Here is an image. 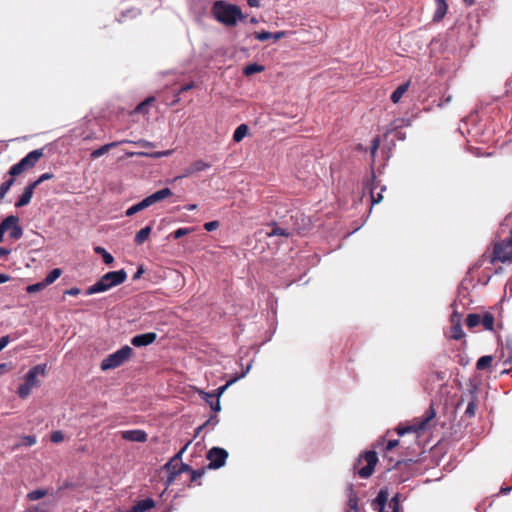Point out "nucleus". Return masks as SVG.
<instances>
[{
  "label": "nucleus",
  "mask_w": 512,
  "mask_h": 512,
  "mask_svg": "<svg viewBox=\"0 0 512 512\" xmlns=\"http://www.w3.org/2000/svg\"><path fill=\"white\" fill-rule=\"evenodd\" d=\"M410 83L411 81L408 80L407 82L399 85L394 91L393 93L391 94V101L393 103H398L401 98L403 97V95L408 91L409 87H410Z\"/></svg>",
  "instance_id": "nucleus-22"
},
{
  "label": "nucleus",
  "mask_w": 512,
  "mask_h": 512,
  "mask_svg": "<svg viewBox=\"0 0 512 512\" xmlns=\"http://www.w3.org/2000/svg\"><path fill=\"white\" fill-rule=\"evenodd\" d=\"M435 12L433 14V21H441L447 13L448 5L445 0H434Z\"/></svg>",
  "instance_id": "nucleus-18"
},
{
  "label": "nucleus",
  "mask_w": 512,
  "mask_h": 512,
  "mask_svg": "<svg viewBox=\"0 0 512 512\" xmlns=\"http://www.w3.org/2000/svg\"><path fill=\"white\" fill-rule=\"evenodd\" d=\"M10 342V338L8 335L0 337V351H2Z\"/></svg>",
  "instance_id": "nucleus-49"
},
{
  "label": "nucleus",
  "mask_w": 512,
  "mask_h": 512,
  "mask_svg": "<svg viewBox=\"0 0 512 512\" xmlns=\"http://www.w3.org/2000/svg\"><path fill=\"white\" fill-rule=\"evenodd\" d=\"M389 507H391L394 512H398V509H399V501L397 499V497H393L392 500L390 501L389 503Z\"/></svg>",
  "instance_id": "nucleus-50"
},
{
  "label": "nucleus",
  "mask_w": 512,
  "mask_h": 512,
  "mask_svg": "<svg viewBox=\"0 0 512 512\" xmlns=\"http://www.w3.org/2000/svg\"><path fill=\"white\" fill-rule=\"evenodd\" d=\"M234 382L235 379H231L225 385L219 387L212 393L204 392L202 390L197 389L196 387H194V392H198L201 395L202 399L209 405L211 411L217 413L221 410L219 400L220 396L226 390V388Z\"/></svg>",
  "instance_id": "nucleus-11"
},
{
  "label": "nucleus",
  "mask_w": 512,
  "mask_h": 512,
  "mask_svg": "<svg viewBox=\"0 0 512 512\" xmlns=\"http://www.w3.org/2000/svg\"><path fill=\"white\" fill-rule=\"evenodd\" d=\"M157 338V334L154 332H148L144 334H138L132 337L131 344L135 347H144L152 344Z\"/></svg>",
  "instance_id": "nucleus-14"
},
{
  "label": "nucleus",
  "mask_w": 512,
  "mask_h": 512,
  "mask_svg": "<svg viewBox=\"0 0 512 512\" xmlns=\"http://www.w3.org/2000/svg\"><path fill=\"white\" fill-rule=\"evenodd\" d=\"M63 439H64V435L59 430L52 432L50 435V440L53 443H60L61 441H63Z\"/></svg>",
  "instance_id": "nucleus-45"
},
{
  "label": "nucleus",
  "mask_w": 512,
  "mask_h": 512,
  "mask_svg": "<svg viewBox=\"0 0 512 512\" xmlns=\"http://www.w3.org/2000/svg\"><path fill=\"white\" fill-rule=\"evenodd\" d=\"M14 182H15V179H14V177L11 176L8 180L4 181L0 185V200H3L5 198L6 194L9 192V190L13 186Z\"/></svg>",
  "instance_id": "nucleus-35"
},
{
  "label": "nucleus",
  "mask_w": 512,
  "mask_h": 512,
  "mask_svg": "<svg viewBox=\"0 0 512 512\" xmlns=\"http://www.w3.org/2000/svg\"><path fill=\"white\" fill-rule=\"evenodd\" d=\"M388 499L387 490H380L377 497L372 501V508L378 512H384Z\"/></svg>",
  "instance_id": "nucleus-17"
},
{
  "label": "nucleus",
  "mask_w": 512,
  "mask_h": 512,
  "mask_svg": "<svg viewBox=\"0 0 512 512\" xmlns=\"http://www.w3.org/2000/svg\"><path fill=\"white\" fill-rule=\"evenodd\" d=\"M45 287H47V285L44 284V281H41V282L27 286L26 291L28 293H36V292L43 290Z\"/></svg>",
  "instance_id": "nucleus-40"
},
{
  "label": "nucleus",
  "mask_w": 512,
  "mask_h": 512,
  "mask_svg": "<svg viewBox=\"0 0 512 512\" xmlns=\"http://www.w3.org/2000/svg\"><path fill=\"white\" fill-rule=\"evenodd\" d=\"M9 279V275L0 273V284L7 282Z\"/></svg>",
  "instance_id": "nucleus-61"
},
{
  "label": "nucleus",
  "mask_w": 512,
  "mask_h": 512,
  "mask_svg": "<svg viewBox=\"0 0 512 512\" xmlns=\"http://www.w3.org/2000/svg\"><path fill=\"white\" fill-rule=\"evenodd\" d=\"M137 144L142 145V146H148V145H150V143H149V142H147V141H145V140H139V141L137 142Z\"/></svg>",
  "instance_id": "nucleus-64"
},
{
  "label": "nucleus",
  "mask_w": 512,
  "mask_h": 512,
  "mask_svg": "<svg viewBox=\"0 0 512 512\" xmlns=\"http://www.w3.org/2000/svg\"><path fill=\"white\" fill-rule=\"evenodd\" d=\"M477 410L476 397L474 396L468 403L467 408L465 410V415L469 418L475 416Z\"/></svg>",
  "instance_id": "nucleus-38"
},
{
  "label": "nucleus",
  "mask_w": 512,
  "mask_h": 512,
  "mask_svg": "<svg viewBox=\"0 0 512 512\" xmlns=\"http://www.w3.org/2000/svg\"><path fill=\"white\" fill-rule=\"evenodd\" d=\"M247 4L250 7H259L260 6V0H247Z\"/></svg>",
  "instance_id": "nucleus-58"
},
{
  "label": "nucleus",
  "mask_w": 512,
  "mask_h": 512,
  "mask_svg": "<svg viewBox=\"0 0 512 512\" xmlns=\"http://www.w3.org/2000/svg\"><path fill=\"white\" fill-rule=\"evenodd\" d=\"M153 101H154L153 97L147 98L145 101H143V102H141L140 104L137 105L135 111L139 112V113L145 112L147 106H149Z\"/></svg>",
  "instance_id": "nucleus-41"
},
{
  "label": "nucleus",
  "mask_w": 512,
  "mask_h": 512,
  "mask_svg": "<svg viewBox=\"0 0 512 512\" xmlns=\"http://www.w3.org/2000/svg\"><path fill=\"white\" fill-rule=\"evenodd\" d=\"M254 36L259 41H266L272 38V33L269 31H259L255 32Z\"/></svg>",
  "instance_id": "nucleus-42"
},
{
  "label": "nucleus",
  "mask_w": 512,
  "mask_h": 512,
  "mask_svg": "<svg viewBox=\"0 0 512 512\" xmlns=\"http://www.w3.org/2000/svg\"><path fill=\"white\" fill-rule=\"evenodd\" d=\"M248 131L249 128L246 124L239 125L233 133V140L240 142L248 134Z\"/></svg>",
  "instance_id": "nucleus-27"
},
{
  "label": "nucleus",
  "mask_w": 512,
  "mask_h": 512,
  "mask_svg": "<svg viewBox=\"0 0 512 512\" xmlns=\"http://www.w3.org/2000/svg\"><path fill=\"white\" fill-rule=\"evenodd\" d=\"M209 167V164L203 161H194V171H203Z\"/></svg>",
  "instance_id": "nucleus-47"
},
{
  "label": "nucleus",
  "mask_w": 512,
  "mask_h": 512,
  "mask_svg": "<svg viewBox=\"0 0 512 512\" xmlns=\"http://www.w3.org/2000/svg\"><path fill=\"white\" fill-rule=\"evenodd\" d=\"M36 444V437L34 435H25L21 438V442L17 446L31 447Z\"/></svg>",
  "instance_id": "nucleus-39"
},
{
  "label": "nucleus",
  "mask_w": 512,
  "mask_h": 512,
  "mask_svg": "<svg viewBox=\"0 0 512 512\" xmlns=\"http://www.w3.org/2000/svg\"><path fill=\"white\" fill-rule=\"evenodd\" d=\"M53 178V174L52 173H43L42 175L39 176V180L40 182H44V181H47V180H50Z\"/></svg>",
  "instance_id": "nucleus-53"
},
{
  "label": "nucleus",
  "mask_w": 512,
  "mask_h": 512,
  "mask_svg": "<svg viewBox=\"0 0 512 512\" xmlns=\"http://www.w3.org/2000/svg\"><path fill=\"white\" fill-rule=\"evenodd\" d=\"M155 506V501L152 498H146L138 501L128 512H145Z\"/></svg>",
  "instance_id": "nucleus-21"
},
{
  "label": "nucleus",
  "mask_w": 512,
  "mask_h": 512,
  "mask_svg": "<svg viewBox=\"0 0 512 512\" xmlns=\"http://www.w3.org/2000/svg\"><path fill=\"white\" fill-rule=\"evenodd\" d=\"M219 221H210L204 224V229L206 231H214L219 227Z\"/></svg>",
  "instance_id": "nucleus-46"
},
{
  "label": "nucleus",
  "mask_w": 512,
  "mask_h": 512,
  "mask_svg": "<svg viewBox=\"0 0 512 512\" xmlns=\"http://www.w3.org/2000/svg\"><path fill=\"white\" fill-rule=\"evenodd\" d=\"M378 187V184L376 183L375 176H372V183L369 187V193L371 197L372 204H377L382 201L383 196L382 192L386 189L385 186H382L380 189V192H375V189Z\"/></svg>",
  "instance_id": "nucleus-20"
},
{
  "label": "nucleus",
  "mask_w": 512,
  "mask_h": 512,
  "mask_svg": "<svg viewBox=\"0 0 512 512\" xmlns=\"http://www.w3.org/2000/svg\"><path fill=\"white\" fill-rule=\"evenodd\" d=\"M132 354L133 349L130 346L125 345L119 350L105 357L100 364V368L103 371L115 369L128 361Z\"/></svg>",
  "instance_id": "nucleus-6"
},
{
  "label": "nucleus",
  "mask_w": 512,
  "mask_h": 512,
  "mask_svg": "<svg viewBox=\"0 0 512 512\" xmlns=\"http://www.w3.org/2000/svg\"><path fill=\"white\" fill-rule=\"evenodd\" d=\"M127 274L124 269L118 271H110L104 274L95 284L90 286L86 291V295H93L109 290L110 288L125 282Z\"/></svg>",
  "instance_id": "nucleus-2"
},
{
  "label": "nucleus",
  "mask_w": 512,
  "mask_h": 512,
  "mask_svg": "<svg viewBox=\"0 0 512 512\" xmlns=\"http://www.w3.org/2000/svg\"><path fill=\"white\" fill-rule=\"evenodd\" d=\"M191 232V228H188V227H185V228H179L177 229L176 231H174L171 236L174 238V239H179L181 238L182 236L184 235H187Z\"/></svg>",
  "instance_id": "nucleus-44"
},
{
  "label": "nucleus",
  "mask_w": 512,
  "mask_h": 512,
  "mask_svg": "<svg viewBox=\"0 0 512 512\" xmlns=\"http://www.w3.org/2000/svg\"><path fill=\"white\" fill-rule=\"evenodd\" d=\"M358 496L352 487L349 489L347 509L345 512H359L358 508Z\"/></svg>",
  "instance_id": "nucleus-23"
},
{
  "label": "nucleus",
  "mask_w": 512,
  "mask_h": 512,
  "mask_svg": "<svg viewBox=\"0 0 512 512\" xmlns=\"http://www.w3.org/2000/svg\"><path fill=\"white\" fill-rule=\"evenodd\" d=\"M494 320V316L491 313L486 312L481 317V324L486 330L492 331L494 329Z\"/></svg>",
  "instance_id": "nucleus-31"
},
{
  "label": "nucleus",
  "mask_w": 512,
  "mask_h": 512,
  "mask_svg": "<svg viewBox=\"0 0 512 512\" xmlns=\"http://www.w3.org/2000/svg\"><path fill=\"white\" fill-rule=\"evenodd\" d=\"M495 261L512 262V227L507 239L495 243L491 263Z\"/></svg>",
  "instance_id": "nucleus-10"
},
{
  "label": "nucleus",
  "mask_w": 512,
  "mask_h": 512,
  "mask_svg": "<svg viewBox=\"0 0 512 512\" xmlns=\"http://www.w3.org/2000/svg\"><path fill=\"white\" fill-rule=\"evenodd\" d=\"M189 444L190 442H187L186 445L164 465V470L167 473V481L169 483H172L181 472L189 469V466L182 462V453Z\"/></svg>",
  "instance_id": "nucleus-9"
},
{
  "label": "nucleus",
  "mask_w": 512,
  "mask_h": 512,
  "mask_svg": "<svg viewBox=\"0 0 512 512\" xmlns=\"http://www.w3.org/2000/svg\"><path fill=\"white\" fill-rule=\"evenodd\" d=\"M147 154L144 152H127V157H133V156H146Z\"/></svg>",
  "instance_id": "nucleus-59"
},
{
  "label": "nucleus",
  "mask_w": 512,
  "mask_h": 512,
  "mask_svg": "<svg viewBox=\"0 0 512 512\" xmlns=\"http://www.w3.org/2000/svg\"><path fill=\"white\" fill-rule=\"evenodd\" d=\"M512 490V487H502L500 492L502 494H508Z\"/></svg>",
  "instance_id": "nucleus-63"
},
{
  "label": "nucleus",
  "mask_w": 512,
  "mask_h": 512,
  "mask_svg": "<svg viewBox=\"0 0 512 512\" xmlns=\"http://www.w3.org/2000/svg\"><path fill=\"white\" fill-rule=\"evenodd\" d=\"M172 194H173L172 191L167 187L160 189V190L152 193L151 195L145 197L140 202L129 207L126 210L125 215L128 217L133 216L134 214L172 196Z\"/></svg>",
  "instance_id": "nucleus-4"
},
{
  "label": "nucleus",
  "mask_w": 512,
  "mask_h": 512,
  "mask_svg": "<svg viewBox=\"0 0 512 512\" xmlns=\"http://www.w3.org/2000/svg\"><path fill=\"white\" fill-rule=\"evenodd\" d=\"M398 444H399L398 439L389 440L385 446V450L390 451V450L394 449L396 446H398Z\"/></svg>",
  "instance_id": "nucleus-48"
},
{
  "label": "nucleus",
  "mask_w": 512,
  "mask_h": 512,
  "mask_svg": "<svg viewBox=\"0 0 512 512\" xmlns=\"http://www.w3.org/2000/svg\"><path fill=\"white\" fill-rule=\"evenodd\" d=\"M62 274V270L59 268H54L51 270L47 276L44 278V284L47 286L54 283Z\"/></svg>",
  "instance_id": "nucleus-33"
},
{
  "label": "nucleus",
  "mask_w": 512,
  "mask_h": 512,
  "mask_svg": "<svg viewBox=\"0 0 512 512\" xmlns=\"http://www.w3.org/2000/svg\"><path fill=\"white\" fill-rule=\"evenodd\" d=\"M43 156V149H35L29 152L23 157L18 163L10 167L8 174L12 177H16L24 171L33 168L39 159Z\"/></svg>",
  "instance_id": "nucleus-8"
},
{
  "label": "nucleus",
  "mask_w": 512,
  "mask_h": 512,
  "mask_svg": "<svg viewBox=\"0 0 512 512\" xmlns=\"http://www.w3.org/2000/svg\"><path fill=\"white\" fill-rule=\"evenodd\" d=\"M264 66L262 65H259L257 63H252V64H249V65H246L243 69V74L245 76H252L256 73H260L262 71H264Z\"/></svg>",
  "instance_id": "nucleus-28"
},
{
  "label": "nucleus",
  "mask_w": 512,
  "mask_h": 512,
  "mask_svg": "<svg viewBox=\"0 0 512 512\" xmlns=\"http://www.w3.org/2000/svg\"><path fill=\"white\" fill-rule=\"evenodd\" d=\"M9 370V365L7 363L0 364V377L4 375Z\"/></svg>",
  "instance_id": "nucleus-55"
},
{
  "label": "nucleus",
  "mask_w": 512,
  "mask_h": 512,
  "mask_svg": "<svg viewBox=\"0 0 512 512\" xmlns=\"http://www.w3.org/2000/svg\"><path fill=\"white\" fill-rule=\"evenodd\" d=\"M435 417L436 411L431 404L429 408L424 412L423 416L415 418L412 423L406 427H398L396 430L397 434L402 436L408 432H413L416 434L424 432L432 426L431 422L435 419Z\"/></svg>",
  "instance_id": "nucleus-3"
},
{
  "label": "nucleus",
  "mask_w": 512,
  "mask_h": 512,
  "mask_svg": "<svg viewBox=\"0 0 512 512\" xmlns=\"http://www.w3.org/2000/svg\"><path fill=\"white\" fill-rule=\"evenodd\" d=\"M47 495V490L45 489H36V490H33V491H30L28 494H27V499L30 500V501H37L41 498H43L44 496Z\"/></svg>",
  "instance_id": "nucleus-37"
},
{
  "label": "nucleus",
  "mask_w": 512,
  "mask_h": 512,
  "mask_svg": "<svg viewBox=\"0 0 512 512\" xmlns=\"http://www.w3.org/2000/svg\"><path fill=\"white\" fill-rule=\"evenodd\" d=\"M228 458V452L220 447L211 448L207 454L206 459L209 461V469H219L225 465Z\"/></svg>",
  "instance_id": "nucleus-13"
},
{
  "label": "nucleus",
  "mask_w": 512,
  "mask_h": 512,
  "mask_svg": "<svg viewBox=\"0 0 512 512\" xmlns=\"http://www.w3.org/2000/svg\"><path fill=\"white\" fill-rule=\"evenodd\" d=\"M379 138H375L373 141H372V146H371V154L372 156L375 155L378 147H379Z\"/></svg>",
  "instance_id": "nucleus-52"
},
{
  "label": "nucleus",
  "mask_w": 512,
  "mask_h": 512,
  "mask_svg": "<svg viewBox=\"0 0 512 512\" xmlns=\"http://www.w3.org/2000/svg\"><path fill=\"white\" fill-rule=\"evenodd\" d=\"M11 224H15V219L12 217H6L0 223V242L4 239V234L9 230Z\"/></svg>",
  "instance_id": "nucleus-30"
},
{
  "label": "nucleus",
  "mask_w": 512,
  "mask_h": 512,
  "mask_svg": "<svg viewBox=\"0 0 512 512\" xmlns=\"http://www.w3.org/2000/svg\"><path fill=\"white\" fill-rule=\"evenodd\" d=\"M143 272H144L143 268H142V267H140V268L137 270V272L134 274L133 279H134V280H136V279L140 278V276L142 275V273H143Z\"/></svg>",
  "instance_id": "nucleus-62"
},
{
  "label": "nucleus",
  "mask_w": 512,
  "mask_h": 512,
  "mask_svg": "<svg viewBox=\"0 0 512 512\" xmlns=\"http://www.w3.org/2000/svg\"><path fill=\"white\" fill-rule=\"evenodd\" d=\"M151 233V226H146L139 230L134 238V241L137 245H141L144 243V241L148 238V236Z\"/></svg>",
  "instance_id": "nucleus-26"
},
{
  "label": "nucleus",
  "mask_w": 512,
  "mask_h": 512,
  "mask_svg": "<svg viewBox=\"0 0 512 512\" xmlns=\"http://www.w3.org/2000/svg\"><path fill=\"white\" fill-rule=\"evenodd\" d=\"M466 325L468 328L472 329L481 324V316L476 313H470L466 317Z\"/></svg>",
  "instance_id": "nucleus-34"
},
{
  "label": "nucleus",
  "mask_w": 512,
  "mask_h": 512,
  "mask_svg": "<svg viewBox=\"0 0 512 512\" xmlns=\"http://www.w3.org/2000/svg\"><path fill=\"white\" fill-rule=\"evenodd\" d=\"M377 462V453L375 451H366L354 464V473L358 474L361 478H368L374 472Z\"/></svg>",
  "instance_id": "nucleus-5"
},
{
  "label": "nucleus",
  "mask_w": 512,
  "mask_h": 512,
  "mask_svg": "<svg viewBox=\"0 0 512 512\" xmlns=\"http://www.w3.org/2000/svg\"><path fill=\"white\" fill-rule=\"evenodd\" d=\"M33 192H31V188H24L23 193L19 197V199L15 203V207L21 208L28 205L32 199Z\"/></svg>",
  "instance_id": "nucleus-25"
},
{
  "label": "nucleus",
  "mask_w": 512,
  "mask_h": 512,
  "mask_svg": "<svg viewBox=\"0 0 512 512\" xmlns=\"http://www.w3.org/2000/svg\"><path fill=\"white\" fill-rule=\"evenodd\" d=\"M202 474H203V470H195L194 469V472H193L194 482L197 481L199 478H201Z\"/></svg>",
  "instance_id": "nucleus-60"
},
{
  "label": "nucleus",
  "mask_w": 512,
  "mask_h": 512,
  "mask_svg": "<svg viewBox=\"0 0 512 512\" xmlns=\"http://www.w3.org/2000/svg\"><path fill=\"white\" fill-rule=\"evenodd\" d=\"M284 32H276V33H272V38L271 39H274L275 41L281 39L283 36H284Z\"/></svg>",
  "instance_id": "nucleus-57"
},
{
  "label": "nucleus",
  "mask_w": 512,
  "mask_h": 512,
  "mask_svg": "<svg viewBox=\"0 0 512 512\" xmlns=\"http://www.w3.org/2000/svg\"><path fill=\"white\" fill-rule=\"evenodd\" d=\"M271 226H272V230H271V232L267 233V236H269V237H272V236L288 237L289 236V232H287L286 229L279 227L276 222H273L271 224Z\"/></svg>",
  "instance_id": "nucleus-36"
},
{
  "label": "nucleus",
  "mask_w": 512,
  "mask_h": 512,
  "mask_svg": "<svg viewBox=\"0 0 512 512\" xmlns=\"http://www.w3.org/2000/svg\"><path fill=\"white\" fill-rule=\"evenodd\" d=\"M212 16L226 27H235L239 21L245 19L241 8L224 0H217L211 8Z\"/></svg>",
  "instance_id": "nucleus-1"
},
{
  "label": "nucleus",
  "mask_w": 512,
  "mask_h": 512,
  "mask_svg": "<svg viewBox=\"0 0 512 512\" xmlns=\"http://www.w3.org/2000/svg\"><path fill=\"white\" fill-rule=\"evenodd\" d=\"M464 333L462 331L461 325L458 323L452 328V338L455 340H459L463 337Z\"/></svg>",
  "instance_id": "nucleus-43"
},
{
  "label": "nucleus",
  "mask_w": 512,
  "mask_h": 512,
  "mask_svg": "<svg viewBox=\"0 0 512 512\" xmlns=\"http://www.w3.org/2000/svg\"><path fill=\"white\" fill-rule=\"evenodd\" d=\"M218 423V418L215 414L210 415L209 419L204 421L201 425H199L195 430L193 437L194 439L200 434V432L205 428H213Z\"/></svg>",
  "instance_id": "nucleus-24"
},
{
  "label": "nucleus",
  "mask_w": 512,
  "mask_h": 512,
  "mask_svg": "<svg viewBox=\"0 0 512 512\" xmlns=\"http://www.w3.org/2000/svg\"><path fill=\"white\" fill-rule=\"evenodd\" d=\"M45 374V365H36L29 369L25 375V382L18 387V395L20 398H27L31 390L38 385L37 377Z\"/></svg>",
  "instance_id": "nucleus-7"
},
{
  "label": "nucleus",
  "mask_w": 512,
  "mask_h": 512,
  "mask_svg": "<svg viewBox=\"0 0 512 512\" xmlns=\"http://www.w3.org/2000/svg\"><path fill=\"white\" fill-rule=\"evenodd\" d=\"M121 436L124 440L131 442L143 443L147 440L146 432L140 429L122 431Z\"/></svg>",
  "instance_id": "nucleus-15"
},
{
  "label": "nucleus",
  "mask_w": 512,
  "mask_h": 512,
  "mask_svg": "<svg viewBox=\"0 0 512 512\" xmlns=\"http://www.w3.org/2000/svg\"><path fill=\"white\" fill-rule=\"evenodd\" d=\"M10 254V250L5 247H0V259Z\"/></svg>",
  "instance_id": "nucleus-56"
},
{
  "label": "nucleus",
  "mask_w": 512,
  "mask_h": 512,
  "mask_svg": "<svg viewBox=\"0 0 512 512\" xmlns=\"http://www.w3.org/2000/svg\"><path fill=\"white\" fill-rule=\"evenodd\" d=\"M94 251H95L96 254H99V255L102 256L103 261H104L105 264L111 265L113 263L114 257L109 252H107L103 247L96 246L94 248Z\"/></svg>",
  "instance_id": "nucleus-32"
},
{
  "label": "nucleus",
  "mask_w": 512,
  "mask_h": 512,
  "mask_svg": "<svg viewBox=\"0 0 512 512\" xmlns=\"http://www.w3.org/2000/svg\"><path fill=\"white\" fill-rule=\"evenodd\" d=\"M80 292H81V291H80V289H79V288H77V287H72V288H70V289L66 290V291L64 292V294H66V295H70V296H77L78 294H80Z\"/></svg>",
  "instance_id": "nucleus-51"
},
{
  "label": "nucleus",
  "mask_w": 512,
  "mask_h": 512,
  "mask_svg": "<svg viewBox=\"0 0 512 512\" xmlns=\"http://www.w3.org/2000/svg\"><path fill=\"white\" fill-rule=\"evenodd\" d=\"M8 217H12L15 219V224H11L9 227V238L12 240H19L23 236V229L19 224V217L16 215H9Z\"/></svg>",
  "instance_id": "nucleus-19"
},
{
  "label": "nucleus",
  "mask_w": 512,
  "mask_h": 512,
  "mask_svg": "<svg viewBox=\"0 0 512 512\" xmlns=\"http://www.w3.org/2000/svg\"><path fill=\"white\" fill-rule=\"evenodd\" d=\"M492 361L493 357L491 355L482 356L477 360L476 368L478 370L488 369L489 367H491Z\"/></svg>",
  "instance_id": "nucleus-29"
},
{
  "label": "nucleus",
  "mask_w": 512,
  "mask_h": 512,
  "mask_svg": "<svg viewBox=\"0 0 512 512\" xmlns=\"http://www.w3.org/2000/svg\"><path fill=\"white\" fill-rule=\"evenodd\" d=\"M123 143H131V141L122 140V141H114V142L107 143V144L101 146L100 148L92 151L90 156L92 159H97V158L101 157L102 155L106 154L110 149L115 148L118 145L123 144Z\"/></svg>",
  "instance_id": "nucleus-16"
},
{
  "label": "nucleus",
  "mask_w": 512,
  "mask_h": 512,
  "mask_svg": "<svg viewBox=\"0 0 512 512\" xmlns=\"http://www.w3.org/2000/svg\"><path fill=\"white\" fill-rule=\"evenodd\" d=\"M40 184H41V182H40V180H39V178H38L37 180H35V181H33V182L29 183V184L26 186V188H31V192H33V193H34L35 188H36L38 185H40Z\"/></svg>",
  "instance_id": "nucleus-54"
},
{
  "label": "nucleus",
  "mask_w": 512,
  "mask_h": 512,
  "mask_svg": "<svg viewBox=\"0 0 512 512\" xmlns=\"http://www.w3.org/2000/svg\"><path fill=\"white\" fill-rule=\"evenodd\" d=\"M446 373L443 371H432L427 374L424 383L423 388L428 393L434 392L436 389L442 388L443 386H446Z\"/></svg>",
  "instance_id": "nucleus-12"
}]
</instances>
